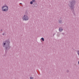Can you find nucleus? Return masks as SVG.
Listing matches in <instances>:
<instances>
[{"instance_id": "obj_1", "label": "nucleus", "mask_w": 79, "mask_h": 79, "mask_svg": "<svg viewBox=\"0 0 79 79\" xmlns=\"http://www.w3.org/2000/svg\"><path fill=\"white\" fill-rule=\"evenodd\" d=\"M9 44H10V41L9 40H7L3 42V47H5L6 50H8V49H9L10 48Z\"/></svg>"}, {"instance_id": "obj_2", "label": "nucleus", "mask_w": 79, "mask_h": 79, "mask_svg": "<svg viewBox=\"0 0 79 79\" xmlns=\"http://www.w3.org/2000/svg\"><path fill=\"white\" fill-rule=\"evenodd\" d=\"M29 18L27 14H25L22 17V19L23 21H28Z\"/></svg>"}, {"instance_id": "obj_3", "label": "nucleus", "mask_w": 79, "mask_h": 79, "mask_svg": "<svg viewBox=\"0 0 79 79\" xmlns=\"http://www.w3.org/2000/svg\"><path fill=\"white\" fill-rule=\"evenodd\" d=\"M2 10L3 11H8V7L7 6H3L2 7Z\"/></svg>"}, {"instance_id": "obj_4", "label": "nucleus", "mask_w": 79, "mask_h": 79, "mask_svg": "<svg viewBox=\"0 0 79 79\" xmlns=\"http://www.w3.org/2000/svg\"><path fill=\"white\" fill-rule=\"evenodd\" d=\"M70 5V7H71V8L72 9L73 8H74V2H72L71 3Z\"/></svg>"}, {"instance_id": "obj_5", "label": "nucleus", "mask_w": 79, "mask_h": 79, "mask_svg": "<svg viewBox=\"0 0 79 79\" xmlns=\"http://www.w3.org/2000/svg\"><path fill=\"white\" fill-rule=\"evenodd\" d=\"M59 30L60 32H62L63 31V28L62 27H60Z\"/></svg>"}, {"instance_id": "obj_6", "label": "nucleus", "mask_w": 79, "mask_h": 79, "mask_svg": "<svg viewBox=\"0 0 79 79\" xmlns=\"http://www.w3.org/2000/svg\"><path fill=\"white\" fill-rule=\"evenodd\" d=\"M30 4H31V5H32V4H33V2H32V1H31L30 2Z\"/></svg>"}, {"instance_id": "obj_7", "label": "nucleus", "mask_w": 79, "mask_h": 79, "mask_svg": "<svg viewBox=\"0 0 79 79\" xmlns=\"http://www.w3.org/2000/svg\"><path fill=\"white\" fill-rule=\"evenodd\" d=\"M41 40H42L43 41H44V38H42Z\"/></svg>"}, {"instance_id": "obj_8", "label": "nucleus", "mask_w": 79, "mask_h": 79, "mask_svg": "<svg viewBox=\"0 0 79 79\" xmlns=\"http://www.w3.org/2000/svg\"><path fill=\"white\" fill-rule=\"evenodd\" d=\"M30 79H34V78H33V77H30Z\"/></svg>"}, {"instance_id": "obj_9", "label": "nucleus", "mask_w": 79, "mask_h": 79, "mask_svg": "<svg viewBox=\"0 0 79 79\" xmlns=\"http://www.w3.org/2000/svg\"><path fill=\"white\" fill-rule=\"evenodd\" d=\"M32 2H35V0H32Z\"/></svg>"}, {"instance_id": "obj_10", "label": "nucleus", "mask_w": 79, "mask_h": 79, "mask_svg": "<svg viewBox=\"0 0 79 79\" xmlns=\"http://www.w3.org/2000/svg\"><path fill=\"white\" fill-rule=\"evenodd\" d=\"M59 23H61V20H60L59 21Z\"/></svg>"}, {"instance_id": "obj_11", "label": "nucleus", "mask_w": 79, "mask_h": 79, "mask_svg": "<svg viewBox=\"0 0 79 79\" xmlns=\"http://www.w3.org/2000/svg\"><path fill=\"white\" fill-rule=\"evenodd\" d=\"M2 35H5V34L4 33H3Z\"/></svg>"}, {"instance_id": "obj_12", "label": "nucleus", "mask_w": 79, "mask_h": 79, "mask_svg": "<svg viewBox=\"0 0 79 79\" xmlns=\"http://www.w3.org/2000/svg\"><path fill=\"white\" fill-rule=\"evenodd\" d=\"M20 5H22V3H20Z\"/></svg>"}]
</instances>
